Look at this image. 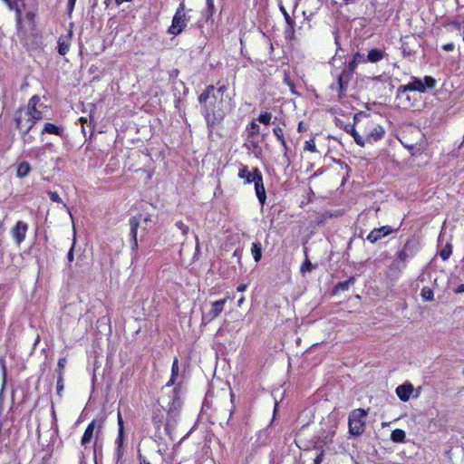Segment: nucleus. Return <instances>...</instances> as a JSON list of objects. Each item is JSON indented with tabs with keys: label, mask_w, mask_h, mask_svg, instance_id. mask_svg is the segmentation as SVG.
Wrapping results in <instances>:
<instances>
[{
	"label": "nucleus",
	"mask_w": 464,
	"mask_h": 464,
	"mask_svg": "<svg viewBox=\"0 0 464 464\" xmlns=\"http://www.w3.org/2000/svg\"><path fill=\"white\" fill-rule=\"evenodd\" d=\"M9 9L14 10L16 14V24L18 26L22 24V10L25 8V5L22 0H7L5 2Z\"/></svg>",
	"instance_id": "nucleus-12"
},
{
	"label": "nucleus",
	"mask_w": 464,
	"mask_h": 464,
	"mask_svg": "<svg viewBox=\"0 0 464 464\" xmlns=\"http://www.w3.org/2000/svg\"><path fill=\"white\" fill-rule=\"evenodd\" d=\"M40 99L37 95H34L30 98L28 102V106L26 111H34L36 109V105L39 102Z\"/></svg>",
	"instance_id": "nucleus-34"
},
{
	"label": "nucleus",
	"mask_w": 464,
	"mask_h": 464,
	"mask_svg": "<svg viewBox=\"0 0 464 464\" xmlns=\"http://www.w3.org/2000/svg\"><path fill=\"white\" fill-rule=\"evenodd\" d=\"M381 76L375 77L374 80H380Z\"/></svg>",
	"instance_id": "nucleus-64"
},
{
	"label": "nucleus",
	"mask_w": 464,
	"mask_h": 464,
	"mask_svg": "<svg viewBox=\"0 0 464 464\" xmlns=\"http://www.w3.org/2000/svg\"><path fill=\"white\" fill-rule=\"evenodd\" d=\"M22 139L24 143L30 144L34 140V137L30 135L29 132L26 133L24 131H22Z\"/></svg>",
	"instance_id": "nucleus-44"
},
{
	"label": "nucleus",
	"mask_w": 464,
	"mask_h": 464,
	"mask_svg": "<svg viewBox=\"0 0 464 464\" xmlns=\"http://www.w3.org/2000/svg\"><path fill=\"white\" fill-rule=\"evenodd\" d=\"M255 191L259 203L263 206L266 199V189L264 187L263 175L258 169H256V178L254 179Z\"/></svg>",
	"instance_id": "nucleus-9"
},
{
	"label": "nucleus",
	"mask_w": 464,
	"mask_h": 464,
	"mask_svg": "<svg viewBox=\"0 0 464 464\" xmlns=\"http://www.w3.org/2000/svg\"><path fill=\"white\" fill-rule=\"evenodd\" d=\"M324 451L322 450L314 459V464H321L323 461Z\"/></svg>",
	"instance_id": "nucleus-51"
},
{
	"label": "nucleus",
	"mask_w": 464,
	"mask_h": 464,
	"mask_svg": "<svg viewBox=\"0 0 464 464\" xmlns=\"http://www.w3.org/2000/svg\"><path fill=\"white\" fill-rule=\"evenodd\" d=\"M176 227L181 231L183 236H187L189 232V227L185 225L182 221H177Z\"/></svg>",
	"instance_id": "nucleus-40"
},
{
	"label": "nucleus",
	"mask_w": 464,
	"mask_h": 464,
	"mask_svg": "<svg viewBox=\"0 0 464 464\" xmlns=\"http://www.w3.org/2000/svg\"><path fill=\"white\" fill-rule=\"evenodd\" d=\"M179 359L175 358L173 361V363H172V367H171V376H170L169 381L167 382L166 386L169 387L176 383L177 377L179 376Z\"/></svg>",
	"instance_id": "nucleus-21"
},
{
	"label": "nucleus",
	"mask_w": 464,
	"mask_h": 464,
	"mask_svg": "<svg viewBox=\"0 0 464 464\" xmlns=\"http://www.w3.org/2000/svg\"><path fill=\"white\" fill-rule=\"evenodd\" d=\"M123 441H124V432L121 433V431H118V437L115 440V444H116L115 454H116L117 460H120L124 454Z\"/></svg>",
	"instance_id": "nucleus-20"
},
{
	"label": "nucleus",
	"mask_w": 464,
	"mask_h": 464,
	"mask_svg": "<svg viewBox=\"0 0 464 464\" xmlns=\"http://www.w3.org/2000/svg\"><path fill=\"white\" fill-rule=\"evenodd\" d=\"M442 48H443V50H445V51L451 52V51H453V50H454L455 45H454V44H452V43H448V44H444V45L442 46Z\"/></svg>",
	"instance_id": "nucleus-52"
},
{
	"label": "nucleus",
	"mask_w": 464,
	"mask_h": 464,
	"mask_svg": "<svg viewBox=\"0 0 464 464\" xmlns=\"http://www.w3.org/2000/svg\"><path fill=\"white\" fill-rule=\"evenodd\" d=\"M208 13L211 15L214 10V0H206Z\"/></svg>",
	"instance_id": "nucleus-47"
},
{
	"label": "nucleus",
	"mask_w": 464,
	"mask_h": 464,
	"mask_svg": "<svg viewBox=\"0 0 464 464\" xmlns=\"http://www.w3.org/2000/svg\"><path fill=\"white\" fill-rule=\"evenodd\" d=\"M250 135L251 136H255V135H257L259 133V125L256 122V120H253L251 122H250Z\"/></svg>",
	"instance_id": "nucleus-41"
},
{
	"label": "nucleus",
	"mask_w": 464,
	"mask_h": 464,
	"mask_svg": "<svg viewBox=\"0 0 464 464\" xmlns=\"http://www.w3.org/2000/svg\"><path fill=\"white\" fill-rule=\"evenodd\" d=\"M349 80H350V75L346 72H342L339 75V77H338V87H339V90H340L341 93L345 92V90L347 88V85H348Z\"/></svg>",
	"instance_id": "nucleus-23"
},
{
	"label": "nucleus",
	"mask_w": 464,
	"mask_h": 464,
	"mask_svg": "<svg viewBox=\"0 0 464 464\" xmlns=\"http://www.w3.org/2000/svg\"><path fill=\"white\" fill-rule=\"evenodd\" d=\"M49 197H50V199L53 202H56V203H62L63 200L61 198V197L59 196V194L55 191H48L47 192Z\"/></svg>",
	"instance_id": "nucleus-42"
},
{
	"label": "nucleus",
	"mask_w": 464,
	"mask_h": 464,
	"mask_svg": "<svg viewBox=\"0 0 464 464\" xmlns=\"http://www.w3.org/2000/svg\"><path fill=\"white\" fill-rule=\"evenodd\" d=\"M362 62H366V59H364L363 54H362L360 53H354L353 60L349 63V68L351 70H354L356 68V66L358 65V63H360Z\"/></svg>",
	"instance_id": "nucleus-30"
},
{
	"label": "nucleus",
	"mask_w": 464,
	"mask_h": 464,
	"mask_svg": "<svg viewBox=\"0 0 464 464\" xmlns=\"http://www.w3.org/2000/svg\"><path fill=\"white\" fill-rule=\"evenodd\" d=\"M27 231L28 224L22 220L17 221L14 227L11 229L12 237L18 246L24 241Z\"/></svg>",
	"instance_id": "nucleus-8"
},
{
	"label": "nucleus",
	"mask_w": 464,
	"mask_h": 464,
	"mask_svg": "<svg viewBox=\"0 0 464 464\" xmlns=\"http://www.w3.org/2000/svg\"><path fill=\"white\" fill-rule=\"evenodd\" d=\"M162 420H163V415L160 413V414H155L152 418V421L156 427V429H160V424L162 422Z\"/></svg>",
	"instance_id": "nucleus-43"
},
{
	"label": "nucleus",
	"mask_w": 464,
	"mask_h": 464,
	"mask_svg": "<svg viewBox=\"0 0 464 464\" xmlns=\"http://www.w3.org/2000/svg\"><path fill=\"white\" fill-rule=\"evenodd\" d=\"M27 112H30L31 114V117H32V120H34V122L36 124L37 121H39L42 117H43V113L41 111L39 110H34V111H26Z\"/></svg>",
	"instance_id": "nucleus-39"
},
{
	"label": "nucleus",
	"mask_w": 464,
	"mask_h": 464,
	"mask_svg": "<svg viewBox=\"0 0 464 464\" xmlns=\"http://www.w3.org/2000/svg\"><path fill=\"white\" fill-rule=\"evenodd\" d=\"M118 426H119V430L118 431H121V433H123L124 432V427H123V420H122L121 413L118 414Z\"/></svg>",
	"instance_id": "nucleus-49"
},
{
	"label": "nucleus",
	"mask_w": 464,
	"mask_h": 464,
	"mask_svg": "<svg viewBox=\"0 0 464 464\" xmlns=\"http://www.w3.org/2000/svg\"><path fill=\"white\" fill-rule=\"evenodd\" d=\"M227 91V87L226 85L216 88L210 84L198 96V102L202 106V113L209 128L220 123L229 108V102L225 100Z\"/></svg>",
	"instance_id": "nucleus-1"
},
{
	"label": "nucleus",
	"mask_w": 464,
	"mask_h": 464,
	"mask_svg": "<svg viewBox=\"0 0 464 464\" xmlns=\"http://www.w3.org/2000/svg\"><path fill=\"white\" fill-rule=\"evenodd\" d=\"M14 121L16 124V128L21 131H24L28 133L33 127L35 125L34 120H32L30 112H27L24 110L19 109L15 112Z\"/></svg>",
	"instance_id": "nucleus-6"
},
{
	"label": "nucleus",
	"mask_w": 464,
	"mask_h": 464,
	"mask_svg": "<svg viewBox=\"0 0 464 464\" xmlns=\"http://www.w3.org/2000/svg\"><path fill=\"white\" fill-rule=\"evenodd\" d=\"M393 232V229L390 226H383L378 228L372 229L367 236V240L371 243H376L378 240L390 235Z\"/></svg>",
	"instance_id": "nucleus-11"
},
{
	"label": "nucleus",
	"mask_w": 464,
	"mask_h": 464,
	"mask_svg": "<svg viewBox=\"0 0 464 464\" xmlns=\"http://www.w3.org/2000/svg\"><path fill=\"white\" fill-rule=\"evenodd\" d=\"M42 133H50L57 136H62L63 129L53 123H45Z\"/></svg>",
	"instance_id": "nucleus-24"
},
{
	"label": "nucleus",
	"mask_w": 464,
	"mask_h": 464,
	"mask_svg": "<svg viewBox=\"0 0 464 464\" xmlns=\"http://www.w3.org/2000/svg\"><path fill=\"white\" fill-rule=\"evenodd\" d=\"M362 116H365V119H368V116H366L363 112L355 114L353 117L354 124H358L360 122V118Z\"/></svg>",
	"instance_id": "nucleus-50"
},
{
	"label": "nucleus",
	"mask_w": 464,
	"mask_h": 464,
	"mask_svg": "<svg viewBox=\"0 0 464 464\" xmlns=\"http://www.w3.org/2000/svg\"><path fill=\"white\" fill-rule=\"evenodd\" d=\"M189 12H191V9L187 10L185 4L181 2L172 18L171 25L168 29L169 34L179 35L183 32L191 18Z\"/></svg>",
	"instance_id": "nucleus-3"
},
{
	"label": "nucleus",
	"mask_w": 464,
	"mask_h": 464,
	"mask_svg": "<svg viewBox=\"0 0 464 464\" xmlns=\"http://www.w3.org/2000/svg\"><path fill=\"white\" fill-rule=\"evenodd\" d=\"M256 169L254 168L251 172L247 166L240 164L238 168L237 176L239 179H244L245 184H250L254 182V179L256 178Z\"/></svg>",
	"instance_id": "nucleus-13"
},
{
	"label": "nucleus",
	"mask_w": 464,
	"mask_h": 464,
	"mask_svg": "<svg viewBox=\"0 0 464 464\" xmlns=\"http://www.w3.org/2000/svg\"><path fill=\"white\" fill-rule=\"evenodd\" d=\"M271 119H272V114L270 112H264L259 115V117L257 118V121L260 123L268 125V124H270Z\"/></svg>",
	"instance_id": "nucleus-33"
},
{
	"label": "nucleus",
	"mask_w": 464,
	"mask_h": 464,
	"mask_svg": "<svg viewBox=\"0 0 464 464\" xmlns=\"http://www.w3.org/2000/svg\"><path fill=\"white\" fill-rule=\"evenodd\" d=\"M130 236H131V248L133 251H136L138 249V240H137V231L138 227L140 226V221L137 217H132L130 219Z\"/></svg>",
	"instance_id": "nucleus-15"
},
{
	"label": "nucleus",
	"mask_w": 464,
	"mask_h": 464,
	"mask_svg": "<svg viewBox=\"0 0 464 464\" xmlns=\"http://www.w3.org/2000/svg\"><path fill=\"white\" fill-rule=\"evenodd\" d=\"M39 336H37L36 340H35V344L39 342Z\"/></svg>",
	"instance_id": "nucleus-63"
},
{
	"label": "nucleus",
	"mask_w": 464,
	"mask_h": 464,
	"mask_svg": "<svg viewBox=\"0 0 464 464\" xmlns=\"http://www.w3.org/2000/svg\"><path fill=\"white\" fill-rule=\"evenodd\" d=\"M117 5H121L123 2H131L132 0H115Z\"/></svg>",
	"instance_id": "nucleus-60"
},
{
	"label": "nucleus",
	"mask_w": 464,
	"mask_h": 464,
	"mask_svg": "<svg viewBox=\"0 0 464 464\" xmlns=\"http://www.w3.org/2000/svg\"><path fill=\"white\" fill-rule=\"evenodd\" d=\"M244 301H245V297H244V296H242V297L237 301V305H238V306H241V305L243 304Z\"/></svg>",
	"instance_id": "nucleus-59"
},
{
	"label": "nucleus",
	"mask_w": 464,
	"mask_h": 464,
	"mask_svg": "<svg viewBox=\"0 0 464 464\" xmlns=\"http://www.w3.org/2000/svg\"><path fill=\"white\" fill-rule=\"evenodd\" d=\"M69 44L61 41L58 42V53L61 55H65L69 51Z\"/></svg>",
	"instance_id": "nucleus-35"
},
{
	"label": "nucleus",
	"mask_w": 464,
	"mask_h": 464,
	"mask_svg": "<svg viewBox=\"0 0 464 464\" xmlns=\"http://www.w3.org/2000/svg\"><path fill=\"white\" fill-rule=\"evenodd\" d=\"M436 84L437 81L431 76H425L423 79L413 76L409 83L398 87L396 97L400 98L407 92H418L424 93L428 90L434 89Z\"/></svg>",
	"instance_id": "nucleus-2"
},
{
	"label": "nucleus",
	"mask_w": 464,
	"mask_h": 464,
	"mask_svg": "<svg viewBox=\"0 0 464 464\" xmlns=\"http://www.w3.org/2000/svg\"><path fill=\"white\" fill-rule=\"evenodd\" d=\"M95 425H96L95 420L91 421V423H89V425L87 426V428L83 433L81 443L85 448L87 447L88 444L91 443V441L93 439Z\"/></svg>",
	"instance_id": "nucleus-17"
},
{
	"label": "nucleus",
	"mask_w": 464,
	"mask_h": 464,
	"mask_svg": "<svg viewBox=\"0 0 464 464\" xmlns=\"http://www.w3.org/2000/svg\"><path fill=\"white\" fill-rule=\"evenodd\" d=\"M273 132H274L275 136L277 138V140L280 141L282 147L284 148L285 154H286L288 147L286 145V141L284 137L283 129L280 128L279 126H276V128H274Z\"/></svg>",
	"instance_id": "nucleus-26"
},
{
	"label": "nucleus",
	"mask_w": 464,
	"mask_h": 464,
	"mask_svg": "<svg viewBox=\"0 0 464 464\" xmlns=\"http://www.w3.org/2000/svg\"><path fill=\"white\" fill-rule=\"evenodd\" d=\"M406 433L403 430L396 429L391 434V439L393 442L401 443L404 442Z\"/></svg>",
	"instance_id": "nucleus-27"
},
{
	"label": "nucleus",
	"mask_w": 464,
	"mask_h": 464,
	"mask_svg": "<svg viewBox=\"0 0 464 464\" xmlns=\"http://www.w3.org/2000/svg\"><path fill=\"white\" fill-rule=\"evenodd\" d=\"M306 128L304 126H303V122H300L299 125H298V130L299 131H303V130H305Z\"/></svg>",
	"instance_id": "nucleus-57"
},
{
	"label": "nucleus",
	"mask_w": 464,
	"mask_h": 464,
	"mask_svg": "<svg viewBox=\"0 0 464 464\" xmlns=\"http://www.w3.org/2000/svg\"><path fill=\"white\" fill-rule=\"evenodd\" d=\"M420 295L423 298V300H425V301H432L434 298V293L429 287L422 288Z\"/></svg>",
	"instance_id": "nucleus-31"
},
{
	"label": "nucleus",
	"mask_w": 464,
	"mask_h": 464,
	"mask_svg": "<svg viewBox=\"0 0 464 464\" xmlns=\"http://www.w3.org/2000/svg\"><path fill=\"white\" fill-rule=\"evenodd\" d=\"M75 3H76V0H68L67 9H68L69 14L72 13L74 6H75Z\"/></svg>",
	"instance_id": "nucleus-48"
},
{
	"label": "nucleus",
	"mask_w": 464,
	"mask_h": 464,
	"mask_svg": "<svg viewBox=\"0 0 464 464\" xmlns=\"http://www.w3.org/2000/svg\"><path fill=\"white\" fill-rule=\"evenodd\" d=\"M25 17H26L28 20L33 21V20H34V12L29 11V12H27V13L25 14Z\"/></svg>",
	"instance_id": "nucleus-53"
},
{
	"label": "nucleus",
	"mask_w": 464,
	"mask_h": 464,
	"mask_svg": "<svg viewBox=\"0 0 464 464\" xmlns=\"http://www.w3.org/2000/svg\"><path fill=\"white\" fill-rule=\"evenodd\" d=\"M246 285H245V284H241V285H239L237 286V290L238 292H244V291H246Z\"/></svg>",
	"instance_id": "nucleus-56"
},
{
	"label": "nucleus",
	"mask_w": 464,
	"mask_h": 464,
	"mask_svg": "<svg viewBox=\"0 0 464 464\" xmlns=\"http://www.w3.org/2000/svg\"><path fill=\"white\" fill-rule=\"evenodd\" d=\"M409 242L405 244L403 249L398 252L396 258L392 262V266L398 270L406 267L407 261L413 256L412 252L409 250Z\"/></svg>",
	"instance_id": "nucleus-7"
},
{
	"label": "nucleus",
	"mask_w": 464,
	"mask_h": 464,
	"mask_svg": "<svg viewBox=\"0 0 464 464\" xmlns=\"http://www.w3.org/2000/svg\"><path fill=\"white\" fill-rule=\"evenodd\" d=\"M452 254V245L450 243H447L443 248L440 251L439 255L442 260L446 261L450 258Z\"/></svg>",
	"instance_id": "nucleus-28"
},
{
	"label": "nucleus",
	"mask_w": 464,
	"mask_h": 464,
	"mask_svg": "<svg viewBox=\"0 0 464 464\" xmlns=\"http://www.w3.org/2000/svg\"><path fill=\"white\" fill-rule=\"evenodd\" d=\"M368 412L362 408L353 410L348 417L349 433L352 436H361L365 430V418Z\"/></svg>",
	"instance_id": "nucleus-4"
},
{
	"label": "nucleus",
	"mask_w": 464,
	"mask_h": 464,
	"mask_svg": "<svg viewBox=\"0 0 464 464\" xmlns=\"http://www.w3.org/2000/svg\"><path fill=\"white\" fill-rule=\"evenodd\" d=\"M167 407H168V413L172 414V415H176L177 411L181 407V401L178 395L176 388L173 391V398L170 401L168 402Z\"/></svg>",
	"instance_id": "nucleus-16"
},
{
	"label": "nucleus",
	"mask_w": 464,
	"mask_h": 464,
	"mask_svg": "<svg viewBox=\"0 0 464 464\" xmlns=\"http://www.w3.org/2000/svg\"><path fill=\"white\" fill-rule=\"evenodd\" d=\"M455 293H456V294L464 293V284L459 285L456 288Z\"/></svg>",
	"instance_id": "nucleus-55"
},
{
	"label": "nucleus",
	"mask_w": 464,
	"mask_h": 464,
	"mask_svg": "<svg viewBox=\"0 0 464 464\" xmlns=\"http://www.w3.org/2000/svg\"><path fill=\"white\" fill-rule=\"evenodd\" d=\"M305 150L311 151V152H316V147L314 139H310L309 140H306L304 142V148Z\"/></svg>",
	"instance_id": "nucleus-37"
},
{
	"label": "nucleus",
	"mask_w": 464,
	"mask_h": 464,
	"mask_svg": "<svg viewBox=\"0 0 464 464\" xmlns=\"http://www.w3.org/2000/svg\"><path fill=\"white\" fill-rule=\"evenodd\" d=\"M65 364H66V359L65 358H60L59 361H58V369H59L58 373L60 372H63V369L65 367Z\"/></svg>",
	"instance_id": "nucleus-46"
},
{
	"label": "nucleus",
	"mask_w": 464,
	"mask_h": 464,
	"mask_svg": "<svg viewBox=\"0 0 464 464\" xmlns=\"http://www.w3.org/2000/svg\"><path fill=\"white\" fill-rule=\"evenodd\" d=\"M56 388H57V393L60 396H62V392L63 391V377L62 372H59Z\"/></svg>",
	"instance_id": "nucleus-38"
},
{
	"label": "nucleus",
	"mask_w": 464,
	"mask_h": 464,
	"mask_svg": "<svg viewBox=\"0 0 464 464\" xmlns=\"http://www.w3.org/2000/svg\"><path fill=\"white\" fill-rule=\"evenodd\" d=\"M74 246H75V237L73 238V242H72V245L67 254V260L69 263H72L73 261V257H74V255H73V251H74Z\"/></svg>",
	"instance_id": "nucleus-45"
},
{
	"label": "nucleus",
	"mask_w": 464,
	"mask_h": 464,
	"mask_svg": "<svg viewBox=\"0 0 464 464\" xmlns=\"http://www.w3.org/2000/svg\"><path fill=\"white\" fill-rule=\"evenodd\" d=\"M354 125H355L354 123H353V125H346L344 127V130L346 132H348L349 134H351L353 136V138L354 139V141L356 142L357 145H359L360 147H364L365 140L355 130Z\"/></svg>",
	"instance_id": "nucleus-18"
},
{
	"label": "nucleus",
	"mask_w": 464,
	"mask_h": 464,
	"mask_svg": "<svg viewBox=\"0 0 464 464\" xmlns=\"http://www.w3.org/2000/svg\"><path fill=\"white\" fill-rule=\"evenodd\" d=\"M140 464H150L149 460H147L143 456H139Z\"/></svg>",
	"instance_id": "nucleus-54"
},
{
	"label": "nucleus",
	"mask_w": 464,
	"mask_h": 464,
	"mask_svg": "<svg viewBox=\"0 0 464 464\" xmlns=\"http://www.w3.org/2000/svg\"><path fill=\"white\" fill-rule=\"evenodd\" d=\"M364 132H365V139H364L365 143L366 142H368V143L376 142V141L380 140L381 139H382V137L385 134V130L382 126H381L379 124H375L369 119L367 120Z\"/></svg>",
	"instance_id": "nucleus-5"
},
{
	"label": "nucleus",
	"mask_w": 464,
	"mask_h": 464,
	"mask_svg": "<svg viewBox=\"0 0 464 464\" xmlns=\"http://www.w3.org/2000/svg\"><path fill=\"white\" fill-rule=\"evenodd\" d=\"M314 268H315V266H314L306 257L304 262L301 266L300 271L302 274H305L307 272H311Z\"/></svg>",
	"instance_id": "nucleus-32"
},
{
	"label": "nucleus",
	"mask_w": 464,
	"mask_h": 464,
	"mask_svg": "<svg viewBox=\"0 0 464 464\" xmlns=\"http://www.w3.org/2000/svg\"><path fill=\"white\" fill-rule=\"evenodd\" d=\"M251 254L256 262H258L262 257V245L260 242H254L251 246Z\"/></svg>",
	"instance_id": "nucleus-25"
},
{
	"label": "nucleus",
	"mask_w": 464,
	"mask_h": 464,
	"mask_svg": "<svg viewBox=\"0 0 464 464\" xmlns=\"http://www.w3.org/2000/svg\"><path fill=\"white\" fill-rule=\"evenodd\" d=\"M412 392L413 386L411 383H404L396 388V394L402 401H407Z\"/></svg>",
	"instance_id": "nucleus-14"
},
{
	"label": "nucleus",
	"mask_w": 464,
	"mask_h": 464,
	"mask_svg": "<svg viewBox=\"0 0 464 464\" xmlns=\"http://www.w3.org/2000/svg\"><path fill=\"white\" fill-rule=\"evenodd\" d=\"M195 238H196V244H197L196 245V248L198 249V244H199L198 243V237L196 236Z\"/></svg>",
	"instance_id": "nucleus-61"
},
{
	"label": "nucleus",
	"mask_w": 464,
	"mask_h": 464,
	"mask_svg": "<svg viewBox=\"0 0 464 464\" xmlns=\"http://www.w3.org/2000/svg\"><path fill=\"white\" fill-rule=\"evenodd\" d=\"M80 121H81L82 123H84V122H86V121H86V119H83V118H81V119H80Z\"/></svg>",
	"instance_id": "nucleus-62"
},
{
	"label": "nucleus",
	"mask_w": 464,
	"mask_h": 464,
	"mask_svg": "<svg viewBox=\"0 0 464 464\" xmlns=\"http://www.w3.org/2000/svg\"><path fill=\"white\" fill-rule=\"evenodd\" d=\"M280 10H281V12L284 14V17H285V22L287 23V24L291 28H293L294 24H295V21L290 17L289 14L287 13V11L285 10V8L283 5H280Z\"/></svg>",
	"instance_id": "nucleus-36"
},
{
	"label": "nucleus",
	"mask_w": 464,
	"mask_h": 464,
	"mask_svg": "<svg viewBox=\"0 0 464 464\" xmlns=\"http://www.w3.org/2000/svg\"><path fill=\"white\" fill-rule=\"evenodd\" d=\"M354 281H355L354 277L352 276L343 282L338 283V285L335 286V291L338 292V291L348 290L349 287L354 284Z\"/></svg>",
	"instance_id": "nucleus-29"
},
{
	"label": "nucleus",
	"mask_w": 464,
	"mask_h": 464,
	"mask_svg": "<svg viewBox=\"0 0 464 464\" xmlns=\"http://www.w3.org/2000/svg\"><path fill=\"white\" fill-rule=\"evenodd\" d=\"M285 82L290 86L292 92H294V85L288 81L287 78H285Z\"/></svg>",
	"instance_id": "nucleus-58"
},
{
	"label": "nucleus",
	"mask_w": 464,
	"mask_h": 464,
	"mask_svg": "<svg viewBox=\"0 0 464 464\" xmlns=\"http://www.w3.org/2000/svg\"><path fill=\"white\" fill-rule=\"evenodd\" d=\"M31 170V165L27 161H22L18 164L16 169V176L18 178H24L26 177Z\"/></svg>",
	"instance_id": "nucleus-22"
},
{
	"label": "nucleus",
	"mask_w": 464,
	"mask_h": 464,
	"mask_svg": "<svg viewBox=\"0 0 464 464\" xmlns=\"http://www.w3.org/2000/svg\"><path fill=\"white\" fill-rule=\"evenodd\" d=\"M385 53L381 49H372L369 51L366 58V62L378 63L384 58Z\"/></svg>",
	"instance_id": "nucleus-19"
},
{
	"label": "nucleus",
	"mask_w": 464,
	"mask_h": 464,
	"mask_svg": "<svg viewBox=\"0 0 464 464\" xmlns=\"http://www.w3.org/2000/svg\"><path fill=\"white\" fill-rule=\"evenodd\" d=\"M227 298H223L211 303L210 310L204 315L203 319L210 322L217 318L224 310Z\"/></svg>",
	"instance_id": "nucleus-10"
}]
</instances>
